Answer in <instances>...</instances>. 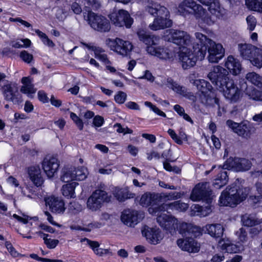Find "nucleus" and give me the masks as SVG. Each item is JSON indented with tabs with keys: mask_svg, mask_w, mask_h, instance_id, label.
<instances>
[{
	"mask_svg": "<svg viewBox=\"0 0 262 262\" xmlns=\"http://www.w3.org/2000/svg\"><path fill=\"white\" fill-rule=\"evenodd\" d=\"M176 10L179 15L184 17L193 15L197 20L199 26L203 30H205V26H211L215 23L207 10L194 0L182 1L179 4Z\"/></svg>",
	"mask_w": 262,
	"mask_h": 262,
	"instance_id": "1",
	"label": "nucleus"
},
{
	"mask_svg": "<svg viewBox=\"0 0 262 262\" xmlns=\"http://www.w3.org/2000/svg\"><path fill=\"white\" fill-rule=\"evenodd\" d=\"M138 34L140 40L146 45L148 54L163 60H174L176 57L174 51L168 47L160 46V39L158 37L142 32H138Z\"/></svg>",
	"mask_w": 262,
	"mask_h": 262,
	"instance_id": "2",
	"label": "nucleus"
},
{
	"mask_svg": "<svg viewBox=\"0 0 262 262\" xmlns=\"http://www.w3.org/2000/svg\"><path fill=\"white\" fill-rule=\"evenodd\" d=\"M250 191L249 188H239L236 185L228 187L222 192L219 199L220 206L235 207L246 199Z\"/></svg>",
	"mask_w": 262,
	"mask_h": 262,
	"instance_id": "3",
	"label": "nucleus"
},
{
	"mask_svg": "<svg viewBox=\"0 0 262 262\" xmlns=\"http://www.w3.org/2000/svg\"><path fill=\"white\" fill-rule=\"evenodd\" d=\"M160 205H152L148 209L149 213L157 216V222L159 226L171 234L176 233V229H178L179 220L171 214L165 212L168 209H164L160 210Z\"/></svg>",
	"mask_w": 262,
	"mask_h": 262,
	"instance_id": "4",
	"label": "nucleus"
},
{
	"mask_svg": "<svg viewBox=\"0 0 262 262\" xmlns=\"http://www.w3.org/2000/svg\"><path fill=\"white\" fill-rule=\"evenodd\" d=\"M167 41L172 42L182 48L191 47L192 38L187 32L177 29H169L166 31L164 36Z\"/></svg>",
	"mask_w": 262,
	"mask_h": 262,
	"instance_id": "5",
	"label": "nucleus"
},
{
	"mask_svg": "<svg viewBox=\"0 0 262 262\" xmlns=\"http://www.w3.org/2000/svg\"><path fill=\"white\" fill-rule=\"evenodd\" d=\"M194 74L189 76V80L191 83L196 86L198 90L200 92L202 95L201 96V101L202 103H209V101H213L220 108L219 100L217 98H213L210 99L209 97H211L212 86L207 81L204 79H194Z\"/></svg>",
	"mask_w": 262,
	"mask_h": 262,
	"instance_id": "6",
	"label": "nucleus"
},
{
	"mask_svg": "<svg viewBox=\"0 0 262 262\" xmlns=\"http://www.w3.org/2000/svg\"><path fill=\"white\" fill-rule=\"evenodd\" d=\"M105 43L111 50L122 57L130 55L133 49V45L131 42L120 38L115 39L108 38Z\"/></svg>",
	"mask_w": 262,
	"mask_h": 262,
	"instance_id": "7",
	"label": "nucleus"
},
{
	"mask_svg": "<svg viewBox=\"0 0 262 262\" xmlns=\"http://www.w3.org/2000/svg\"><path fill=\"white\" fill-rule=\"evenodd\" d=\"M84 19L94 30L100 32H108L111 29L109 20L104 16L89 11L84 15Z\"/></svg>",
	"mask_w": 262,
	"mask_h": 262,
	"instance_id": "8",
	"label": "nucleus"
},
{
	"mask_svg": "<svg viewBox=\"0 0 262 262\" xmlns=\"http://www.w3.org/2000/svg\"><path fill=\"white\" fill-rule=\"evenodd\" d=\"M110 201V198L106 191L97 189L88 199L86 206L92 211H96L101 208L104 203Z\"/></svg>",
	"mask_w": 262,
	"mask_h": 262,
	"instance_id": "9",
	"label": "nucleus"
},
{
	"mask_svg": "<svg viewBox=\"0 0 262 262\" xmlns=\"http://www.w3.org/2000/svg\"><path fill=\"white\" fill-rule=\"evenodd\" d=\"M228 73L226 69L217 65L212 68L207 77L217 89H221L228 79H229L227 77Z\"/></svg>",
	"mask_w": 262,
	"mask_h": 262,
	"instance_id": "10",
	"label": "nucleus"
},
{
	"mask_svg": "<svg viewBox=\"0 0 262 262\" xmlns=\"http://www.w3.org/2000/svg\"><path fill=\"white\" fill-rule=\"evenodd\" d=\"M226 124L235 133L247 139H249L255 132L254 127L247 121L238 123L231 120H228L226 122Z\"/></svg>",
	"mask_w": 262,
	"mask_h": 262,
	"instance_id": "11",
	"label": "nucleus"
},
{
	"mask_svg": "<svg viewBox=\"0 0 262 262\" xmlns=\"http://www.w3.org/2000/svg\"><path fill=\"white\" fill-rule=\"evenodd\" d=\"M159 11V14L154 19L153 22L149 25V28L154 31L169 28L172 25V21L170 19V13L167 9L162 8Z\"/></svg>",
	"mask_w": 262,
	"mask_h": 262,
	"instance_id": "12",
	"label": "nucleus"
},
{
	"mask_svg": "<svg viewBox=\"0 0 262 262\" xmlns=\"http://www.w3.org/2000/svg\"><path fill=\"white\" fill-rule=\"evenodd\" d=\"M1 90L5 99L18 104L20 101V95L18 93L17 84L15 83L5 81L1 86Z\"/></svg>",
	"mask_w": 262,
	"mask_h": 262,
	"instance_id": "13",
	"label": "nucleus"
},
{
	"mask_svg": "<svg viewBox=\"0 0 262 262\" xmlns=\"http://www.w3.org/2000/svg\"><path fill=\"white\" fill-rule=\"evenodd\" d=\"M112 22L117 27L125 26L129 28L133 23V19L127 11L119 10L118 11L113 12L109 15Z\"/></svg>",
	"mask_w": 262,
	"mask_h": 262,
	"instance_id": "14",
	"label": "nucleus"
},
{
	"mask_svg": "<svg viewBox=\"0 0 262 262\" xmlns=\"http://www.w3.org/2000/svg\"><path fill=\"white\" fill-rule=\"evenodd\" d=\"M194 52L190 47L182 48L180 50L179 58L184 69H188L193 67L196 64V60H199L197 56V52Z\"/></svg>",
	"mask_w": 262,
	"mask_h": 262,
	"instance_id": "15",
	"label": "nucleus"
},
{
	"mask_svg": "<svg viewBox=\"0 0 262 262\" xmlns=\"http://www.w3.org/2000/svg\"><path fill=\"white\" fill-rule=\"evenodd\" d=\"M208 55L207 58L210 63H217L225 55L223 45L213 41L207 48Z\"/></svg>",
	"mask_w": 262,
	"mask_h": 262,
	"instance_id": "16",
	"label": "nucleus"
},
{
	"mask_svg": "<svg viewBox=\"0 0 262 262\" xmlns=\"http://www.w3.org/2000/svg\"><path fill=\"white\" fill-rule=\"evenodd\" d=\"M225 97L231 102H235L240 98L241 92L232 79H228L222 88Z\"/></svg>",
	"mask_w": 262,
	"mask_h": 262,
	"instance_id": "17",
	"label": "nucleus"
},
{
	"mask_svg": "<svg viewBox=\"0 0 262 262\" xmlns=\"http://www.w3.org/2000/svg\"><path fill=\"white\" fill-rule=\"evenodd\" d=\"M46 205L53 213L63 214L66 210L65 203L61 198L54 195L45 197Z\"/></svg>",
	"mask_w": 262,
	"mask_h": 262,
	"instance_id": "18",
	"label": "nucleus"
},
{
	"mask_svg": "<svg viewBox=\"0 0 262 262\" xmlns=\"http://www.w3.org/2000/svg\"><path fill=\"white\" fill-rule=\"evenodd\" d=\"M143 217L138 211L132 209H125L121 213L120 219L126 226L133 227Z\"/></svg>",
	"mask_w": 262,
	"mask_h": 262,
	"instance_id": "19",
	"label": "nucleus"
},
{
	"mask_svg": "<svg viewBox=\"0 0 262 262\" xmlns=\"http://www.w3.org/2000/svg\"><path fill=\"white\" fill-rule=\"evenodd\" d=\"M196 40L198 42L199 46V50L197 51V56L200 60L204 59L207 47L213 41L211 39L207 37L206 35L201 32H196L194 34Z\"/></svg>",
	"mask_w": 262,
	"mask_h": 262,
	"instance_id": "20",
	"label": "nucleus"
},
{
	"mask_svg": "<svg viewBox=\"0 0 262 262\" xmlns=\"http://www.w3.org/2000/svg\"><path fill=\"white\" fill-rule=\"evenodd\" d=\"M155 82L159 86H163L166 85L167 87L171 89L177 94L182 96L186 89L184 86L180 85L178 83L174 81L171 78H165L159 76L157 78Z\"/></svg>",
	"mask_w": 262,
	"mask_h": 262,
	"instance_id": "21",
	"label": "nucleus"
},
{
	"mask_svg": "<svg viewBox=\"0 0 262 262\" xmlns=\"http://www.w3.org/2000/svg\"><path fill=\"white\" fill-rule=\"evenodd\" d=\"M211 194L207 182L198 184L195 186L191 193L190 199L193 201H199L203 199H207Z\"/></svg>",
	"mask_w": 262,
	"mask_h": 262,
	"instance_id": "22",
	"label": "nucleus"
},
{
	"mask_svg": "<svg viewBox=\"0 0 262 262\" xmlns=\"http://www.w3.org/2000/svg\"><path fill=\"white\" fill-rule=\"evenodd\" d=\"M59 162L54 157L46 158L42 163V167L48 178H52L57 172Z\"/></svg>",
	"mask_w": 262,
	"mask_h": 262,
	"instance_id": "23",
	"label": "nucleus"
},
{
	"mask_svg": "<svg viewBox=\"0 0 262 262\" xmlns=\"http://www.w3.org/2000/svg\"><path fill=\"white\" fill-rule=\"evenodd\" d=\"M142 234L151 244L159 243L163 238V234L158 228H147L142 231Z\"/></svg>",
	"mask_w": 262,
	"mask_h": 262,
	"instance_id": "24",
	"label": "nucleus"
},
{
	"mask_svg": "<svg viewBox=\"0 0 262 262\" xmlns=\"http://www.w3.org/2000/svg\"><path fill=\"white\" fill-rule=\"evenodd\" d=\"M177 243L179 247L183 251L191 253H195L199 251V246L193 238L179 239Z\"/></svg>",
	"mask_w": 262,
	"mask_h": 262,
	"instance_id": "25",
	"label": "nucleus"
},
{
	"mask_svg": "<svg viewBox=\"0 0 262 262\" xmlns=\"http://www.w3.org/2000/svg\"><path fill=\"white\" fill-rule=\"evenodd\" d=\"M225 66L230 73L235 76L239 75L242 70L240 61L232 55H230L227 58Z\"/></svg>",
	"mask_w": 262,
	"mask_h": 262,
	"instance_id": "26",
	"label": "nucleus"
},
{
	"mask_svg": "<svg viewBox=\"0 0 262 262\" xmlns=\"http://www.w3.org/2000/svg\"><path fill=\"white\" fill-rule=\"evenodd\" d=\"M259 48L251 44H241L238 45V50L241 57L246 60H248L251 63V59L255 56Z\"/></svg>",
	"mask_w": 262,
	"mask_h": 262,
	"instance_id": "27",
	"label": "nucleus"
},
{
	"mask_svg": "<svg viewBox=\"0 0 262 262\" xmlns=\"http://www.w3.org/2000/svg\"><path fill=\"white\" fill-rule=\"evenodd\" d=\"M228 162L231 163L230 167L237 171L248 170L251 167V163L245 159H230Z\"/></svg>",
	"mask_w": 262,
	"mask_h": 262,
	"instance_id": "28",
	"label": "nucleus"
},
{
	"mask_svg": "<svg viewBox=\"0 0 262 262\" xmlns=\"http://www.w3.org/2000/svg\"><path fill=\"white\" fill-rule=\"evenodd\" d=\"M21 82L23 85L20 88V92L27 95L28 97L32 98L33 95L36 93V89L34 88L33 84V80L29 77H24Z\"/></svg>",
	"mask_w": 262,
	"mask_h": 262,
	"instance_id": "29",
	"label": "nucleus"
},
{
	"mask_svg": "<svg viewBox=\"0 0 262 262\" xmlns=\"http://www.w3.org/2000/svg\"><path fill=\"white\" fill-rule=\"evenodd\" d=\"M28 174L30 179L37 187L41 186L43 183L41 170L38 166L31 167L29 169Z\"/></svg>",
	"mask_w": 262,
	"mask_h": 262,
	"instance_id": "30",
	"label": "nucleus"
},
{
	"mask_svg": "<svg viewBox=\"0 0 262 262\" xmlns=\"http://www.w3.org/2000/svg\"><path fill=\"white\" fill-rule=\"evenodd\" d=\"M203 230L211 236L218 238L223 235L224 229L220 224H208L203 227Z\"/></svg>",
	"mask_w": 262,
	"mask_h": 262,
	"instance_id": "31",
	"label": "nucleus"
},
{
	"mask_svg": "<svg viewBox=\"0 0 262 262\" xmlns=\"http://www.w3.org/2000/svg\"><path fill=\"white\" fill-rule=\"evenodd\" d=\"M87 48L92 50L94 52L95 57L99 59L104 64L110 63V61L107 58V55L105 53V51L102 48L94 46L92 43H82Z\"/></svg>",
	"mask_w": 262,
	"mask_h": 262,
	"instance_id": "32",
	"label": "nucleus"
},
{
	"mask_svg": "<svg viewBox=\"0 0 262 262\" xmlns=\"http://www.w3.org/2000/svg\"><path fill=\"white\" fill-rule=\"evenodd\" d=\"M218 245L221 250L227 253H237L239 251V248L228 238L220 240Z\"/></svg>",
	"mask_w": 262,
	"mask_h": 262,
	"instance_id": "33",
	"label": "nucleus"
},
{
	"mask_svg": "<svg viewBox=\"0 0 262 262\" xmlns=\"http://www.w3.org/2000/svg\"><path fill=\"white\" fill-rule=\"evenodd\" d=\"M188 205L187 203L178 201L169 204H163L160 205V207L159 209L161 210L167 209L168 210L183 212L186 211L188 208Z\"/></svg>",
	"mask_w": 262,
	"mask_h": 262,
	"instance_id": "34",
	"label": "nucleus"
},
{
	"mask_svg": "<svg viewBox=\"0 0 262 262\" xmlns=\"http://www.w3.org/2000/svg\"><path fill=\"white\" fill-rule=\"evenodd\" d=\"M138 3H142L146 5V10L150 14L154 15L159 14V10L162 8H165L161 6L157 3L150 0H136Z\"/></svg>",
	"mask_w": 262,
	"mask_h": 262,
	"instance_id": "35",
	"label": "nucleus"
},
{
	"mask_svg": "<svg viewBox=\"0 0 262 262\" xmlns=\"http://www.w3.org/2000/svg\"><path fill=\"white\" fill-rule=\"evenodd\" d=\"M81 242H86V244L92 249L94 253L99 256H103L110 253L109 250L100 248L99 244L97 242L92 241L86 238L82 239Z\"/></svg>",
	"mask_w": 262,
	"mask_h": 262,
	"instance_id": "36",
	"label": "nucleus"
},
{
	"mask_svg": "<svg viewBox=\"0 0 262 262\" xmlns=\"http://www.w3.org/2000/svg\"><path fill=\"white\" fill-rule=\"evenodd\" d=\"M60 179L62 182L65 183L76 181L75 167H70L63 169Z\"/></svg>",
	"mask_w": 262,
	"mask_h": 262,
	"instance_id": "37",
	"label": "nucleus"
},
{
	"mask_svg": "<svg viewBox=\"0 0 262 262\" xmlns=\"http://www.w3.org/2000/svg\"><path fill=\"white\" fill-rule=\"evenodd\" d=\"M78 183L73 182L63 185L61 188V192L63 196L67 198H74L76 197L75 189Z\"/></svg>",
	"mask_w": 262,
	"mask_h": 262,
	"instance_id": "38",
	"label": "nucleus"
},
{
	"mask_svg": "<svg viewBox=\"0 0 262 262\" xmlns=\"http://www.w3.org/2000/svg\"><path fill=\"white\" fill-rule=\"evenodd\" d=\"M115 197L120 202L124 201L127 199L133 198L134 194L129 193L127 188H116L114 191Z\"/></svg>",
	"mask_w": 262,
	"mask_h": 262,
	"instance_id": "39",
	"label": "nucleus"
},
{
	"mask_svg": "<svg viewBox=\"0 0 262 262\" xmlns=\"http://www.w3.org/2000/svg\"><path fill=\"white\" fill-rule=\"evenodd\" d=\"M195 229L196 227L192 224L179 221L178 229H176V231H179V233L183 235H187L192 233Z\"/></svg>",
	"mask_w": 262,
	"mask_h": 262,
	"instance_id": "40",
	"label": "nucleus"
},
{
	"mask_svg": "<svg viewBox=\"0 0 262 262\" xmlns=\"http://www.w3.org/2000/svg\"><path fill=\"white\" fill-rule=\"evenodd\" d=\"M242 222L244 225L252 227L262 223V219H258L254 214H245L242 217Z\"/></svg>",
	"mask_w": 262,
	"mask_h": 262,
	"instance_id": "41",
	"label": "nucleus"
},
{
	"mask_svg": "<svg viewBox=\"0 0 262 262\" xmlns=\"http://www.w3.org/2000/svg\"><path fill=\"white\" fill-rule=\"evenodd\" d=\"M156 195H157V193H145L140 199V204L146 207L151 205L155 201L158 200V196Z\"/></svg>",
	"mask_w": 262,
	"mask_h": 262,
	"instance_id": "42",
	"label": "nucleus"
},
{
	"mask_svg": "<svg viewBox=\"0 0 262 262\" xmlns=\"http://www.w3.org/2000/svg\"><path fill=\"white\" fill-rule=\"evenodd\" d=\"M158 201H167L177 200L181 198V193L178 192L157 193Z\"/></svg>",
	"mask_w": 262,
	"mask_h": 262,
	"instance_id": "43",
	"label": "nucleus"
},
{
	"mask_svg": "<svg viewBox=\"0 0 262 262\" xmlns=\"http://www.w3.org/2000/svg\"><path fill=\"white\" fill-rule=\"evenodd\" d=\"M245 4L249 10L262 13V0H245Z\"/></svg>",
	"mask_w": 262,
	"mask_h": 262,
	"instance_id": "44",
	"label": "nucleus"
},
{
	"mask_svg": "<svg viewBox=\"0 0 262 262\" xmlns=\"http://www.w3.org/2000/svg\"><path fill=\"white\" fill-rule=\"evenodd\" d=\"M228 178L227 171H222L215 179V182L213 183L214 186L217 189H220L222 186L226 184L228 182Z\"/></svg>",
	"mask_w": 262,
	"mask_h": 262,
	"instance_id": "45",
	"label": "nucleus"
},
{
	"mask_svg": "<svg viewBox=\"0 0 262 262\" xmlns=\"http://www.w3.org/2000/svg\"><path fill=\"white\" fill-rule=\"evenodd\" d=\"M245 78L246 80L256 86L262 85V77L255 72H252L247 73Z\"/></svg>",
	"mask_w": 262,
	"mask_h": 262,
	"instance_id": "46",
	"label": "nucleus"
},
{
	"mask_svg": "<svg viewBox=\"0 0 262 262\" xmlns=\"http://www.w3.org/2000/svg\"><path fill=\"white\" fill-rule=\"evenodd\" d=\"M89 174V170L86 167L78 166L75 167L76 181H83L85 180L88 177Z\"/></svg>",
	"mask_w": 262,
	"mask_h": 262,
	"instance_id": "47",
	"label": "nucleus"
},
{
	"mask_svg": "<svg viewBox=\"0 0 262 262\" xmlns=\"http://www.w3.org/2000/svg\"><path fill=\"white\" fill-rule=\"evenodd\" d=\"M246 93L250 99L256 101L262 100V92L253 87L247 88L246 90Z\"/></svg>",
	"mask_w": 262,
	"mask_h": 262,
	"instance_id": "48",
	"label": "nucleus"
},
{
	"mask_svg": "<svg viewBox=\"0 0 262 262\" xmlns=\"http://www.w3.org/2000/svg\"><path fill=\"white\" fill-rule=\"evenodd\" d=\"M251 64L258 68L262 67V47L257 50L255 56L251 59Z\"/></svg>",
	"mask_w": 262,
	"mask_h": 262,
	"instance_id": "49",
	"label": "nucleus"
},
{
	"mask_svg": "<svg viewBox=\"0 0 262 262\" xmlns=\"http://www.w3.org/2000/svg\"><path fill=\"white\" fill-rule=\"evenodd\" d=\"M35 33L37 34L45 45L51 48H53L55 46L54 43L49 38L45 33L38 29L35 30Z\"/></svg>",
	"mask_w": 262,
	"mask_h": 262,
	"instance_id": "50",
	"label": "nucleus"
},
{
	"mask_svg": "<svg viewBox=\"0 0 262 262\" xmlns=\"http://www.w3.org/2000/svg\"><path fill=\"white\" fill-rule=\"evenodd\" d=\"M102 226V224L98 222H92L91 223H84L82 227L80 228L82 230L89 232L95 228H98Z\"/></svg>",
	"mask_w": 262,
	"mask_h": 262,
	"instance_id": "51",
	"label": "nucleus"
},
{
	"mask_svg": "<svg viewBox=\"0 0 262 262\" xmlns=\"http://www.w3.org/2000/svg\"><path fill=\"white\" fill-rule=\"evenodd\" d=\"M246 21L248 25V29L250 31L254 30L257 24L256 18L254 16L250 15L247 17Z\"/></svg>",
	"mask_w": 262,
	"mask_h": 262,
	"instance_id": "52",
	"label": "nucleus"
},
{
	"mask_svg": "<svg viewBox=\"0 0 262 262\" xmlns=\"http://www.w3.org/2000/svg\"><path fill=\"white\" fill-rule=\"evenodd\" d=\"M70 118L80 130H82L83 129V121L82 119H80L76 114L73 112H70Z\"/></svg>",
	"mask_w": 262,
	"mask_h": 262,
	"instance_id": "53",
	"label": "nucleus"
},
{
	"mask_svg": "<svg viewBox=\"0 0 262 262\" xmlns=\"http://www.w3.org/2000/svg\"><path fill=\"white\" fill-rule=\"evenodd\" d=\"M236 235L238 237V242L241 243H245L247 241V232L245 229L242 228L239 229L236 233Z\"/></svg>",
	"mask_w": 262,
	"mask_h": 262,
	"instance_id": "54",
	"label": "nucleus"
},
{
	"mask_svg": "<svg viewBox=\"0 0 262 262\" xmlns=\"http://www.w3.org/2000/svg\"><path fill=\"white\" fill-rule=\"evenodd\" d=\"M127 98L126 94L122 91L118 92L114 97L115 101L119 104H123Z\"/></svg>",
	"mask_w": 262,
	"mask_h": 262,
	"instance_id": "55",
	"label": "nucleus"
},
{
	"mask_svg": "<svg viewBox=\"0 0 262 262\" xmlns=\"http://www.w3.org/2000/svg\"><path fill=\"white\" fill-rule=\"evenodd\" d=\"M193 209L195 210V211L198 212H200V215L203 216H206L211 212V208L209 206L206 207L205 210H204L202 206L198 205H195L193 207Z\"/></svg>",
	"mask_w": 262,
	"mask_h": 262,
	"instance_id": "56",
	"label": "nucleus"
},
{
	"mask_svg": "<svg viewBox=\"0 0 262 262\" xmlns=\"http://www.w3.org/2000/svg\"><path fill=\"white\" fill-rule=\"evenodd\" d=\"M20 57L24 62L27 63H30L33 59V55L25 50L20 52Z\"/></svg>",
	"mask_w": 262,
	"mask_h": 262,
	"instance_id": "57",
	"label": "nucleus"
},
{
	"mask_svg": "<svg viewBox=\"0 0 262 262\" xmlns=\"http://www.w3.org/2000/svg\"><path fill=\"white\" fill-rule=\"evenodd\" d=\"M56 17L60 21L64 20L67 17V12L64 9L57 8L56 9Z\"/></svg>",
	"mask_w": 262,
	"mask_h": 262,
	"instance_id": "58",
	"label": "nucleus"
},
{
	"mask_svg": "<svg viewBox=\"0 0 262 262\" xmlns=\"http://www.w3.org/2000/svg\"><path fill=\"white\" fill-rule=\"evenodd\" d=\"M256 188L257 191L258 192L259 194H260V196H250V199L253 201L254 203H257L259 202V200L262 199V185L260 183H257L256 184Z\"/></svg>",
	"mask_w": 262,
	"mask_h": 262,
	"instance_id": "59",
	"label": "nucleus"
},
{
	"mask_svg": "<svg viewBox=\"0 0 262 262\" xmlns=\"http://www.w3.org/2000/svg\"><path fill=\"white\" fill-rule=\"evenodd\" d=\"M88 6L93 9H97L100 6V3L98 0H84Z\"/></svg>",
	"mask_w": 262,
	"mask_h": 262,
	"instance_id": "60",
	"label": "nucleus"
},
{
	"mask_svg": "<svg viewBox=\"0 0 262 262\" xmlns=\"http://www.w3.org/2000/svg\"><path fill=\"white\" fill-rule=\"evenodd\" d=\"M139 78L146 79L150 82H154L155 79V77L149 70H145L144 71L143 75L139 77Z\"/></svg>",
	"mask_w": 262,
	"mask_h": 262,
	"instance_id": "61",
	"label": "nucleus"
},
{
	"mask_svg": "<svg viewBox=\"0 0 262 262\" xmlns=\"http://www.w3.org/2000/svg\"><path fill=\"white\" fill-rule=\"evenodd\" d=\"M9 20L11 22H18L26 28H30L31 27V25L29 22L22 19L20 17H10Z\"/></svg>",
	"mask_w": 262,
	"mask_h": 262,
	"instance_id": "62",
	"label": "nucleus"
},
{
	"mask_svg": "<svg viewBox=\"0 0 262 262\" xmlns=\"http://www.w3.org/2000/svg\"><path fill=\"white\" fill-rule=\"evenodd\" d=\"M71 9L76 14H80L82 12V8L77 2H73L71 4Z\"/></svg>",
	"mask_w": 262,
	"mask_h": 262,
	"instance_id": "63",
	"label": "nucleus"
},
{
	"mask_svg": "<svg viewBox=\"0 0 262 262\" xmlns=\"http://www.w3.org/2000/svg\"><path fill=\"white\" fill-rule=\"evenodd\" d=\"M167 132L171 138L175 141V142L179 144H182L183 142L182 140L177 136L174 130L172 129H169Z\"/></svg>",
	"mask_w": 262,
	"mask_h": 262,
	"instance_id": "64",
	"label": "nucleus"
}]
</instances>
